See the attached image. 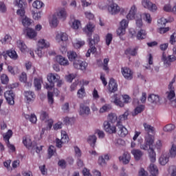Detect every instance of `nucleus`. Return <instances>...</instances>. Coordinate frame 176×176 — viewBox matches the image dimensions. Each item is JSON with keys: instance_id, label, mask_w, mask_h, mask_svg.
Returning <instances> with one entry per match:
<instances>
[{"instance_id": "f704fd0d", "label": "nucleus", "mask_w": 176, "mask_h": 176, "mask_svg": "<svg viewBox=\"0 0 176 176\" xmlns=\"http://www.w3.org/2000/svg\"><path fill=\"white\" fill-rule=\"evenodd\" d=\"M7 54L8 56H9V57H10V58H12V60H17V58H19V55H17V52H16L13 50L8 51Z\"/></svg>"}, {"instance_id": "e2e57ef3", "label": "nucleus", "mask_w": 176, "mask_h": 176, "mask_svg": "<svg viewBox=\"0 0 176 176\" xmlns=\"http://www.w3.org/2000/svg\"><path fill=\"white\" fill-rule=\"evenodd\" d=\"M49 117V114L46 113L45 111H42L40 115V119L41 120H46L47 118Z\"/></svg>"}, {"instance_id": "8fccbe9b", "label": "nucleus", "mask_w": 176, "mask_h": 176, "mask_svg": "<svg viewBox=\"0 0 176 176\" xmlns=\"http://www.w3.org/2000/svg\"><path fill=\"white\" fill-rule=\"evenodd\" d=\"M56 153V147L53 145H51L48 148V156L49 157H52L53 155Z\"/></svg>"}, {"instance_id": "2f4dec72", "label": "nucleus", "mask_w": 176, "mask_h": 176, "mask_svg": "<svg viewBox=\"0 0 176 176\" xmlns=\"http://www.w3.org/2000/svg\"><path fill=\"white\" fill-rule=\"evenodd\" d=\"M87 142L92 148H94V146H96V142H97V137L94 135H90L87 139Z\"/></svg>"}, {"instance_id": "79ce46f5", "label": "nucleus", "mask_w": 176, "mask_h": 176, "mask_svg": "<svg viewBox=\"0 0 176 176\" xmlns=\"http://www.w3.org/2000/svg\"><path fill=\"white\" fill-rule=\"evenodd\" d=\"M116 120H118V116L113 113H110L108 116V121L109 123H111L113 124V123H116Z\"/></svg>"}, {"instance_id": "bb28decb", "label": "nucleus", "mask_w": 176, "mask_h": 176, "mask_svg": "<svg viewBox=\"0 0 176 176\" xmlns=\"http://www.w3.org/2000/svg\"><path fill=\"white\" fill-rule=\"evenodd\" d=\"M16 45L22 53H25L27 52V45L21 40L18 41Z\"/></svg>"}, {"instance_id": "aec40b11", "label": "nucleus", "mask_w": 176, "mask_h": 176, "mask_svg": "<svg viewBox=\"0 0 176 176\" xmlns=\"http://www.w3.org/2000/svg\"><path fill=\"white\" fill-rule=\"evenodd\" d=\"M108 90L109 93H115L118 91V83L115 81V79L111 78L108 85Z\"/></svg>"}, {"instance_id": "58836bf2", "label": "nucleus", "mask_w": 176, "mask_h": 176, "mask_svg": "<svg viewBox=\"0 0 176 176\" xmlns=\"http://www.w3.org/2000/svg\"><path fill=\"white\" fill-rule=\"evenodd\" d=\"M67 57L69 61H74L78 57V54L74 51H69L67 52Z\"/></svg>"}, {"instance_id": "b1692460", "label": "nucleus", "mask_w": 176, "mask_h": 176, "mask_svg": "<svg viewBox=\"0 0 176 176\" xmlns=\"http://www.w3.org/2000/svg\"><path fill=\"white\" fill-rule=\"evenodd\" d=\"M148 101L151 104H157V102H160V97L158 95L151 94L148 97Z\"/></svg>"}, {"instance_id": "49530a36", "label": "nucleus", "mask_w": 176, "mask_h": 176, "mask_svg": "<svg viewBox=\"0 0 176 176\" xmlns=\"http://www.w3.org/2000/svg\"><path fill=\"white\" fill-rule=\"evenodd\" d=\"M61 141L64 144H67V142H69V137H68V135H67L66 132H63L61 135Z\"/></svg>"}, {"instance_id": "9d476101", "label": "nucleus", "mask_w": 176, "mask_h": 176, "mask_svg": "<svg viewBox=\"0 0 176 176\" xmlns=\"http://www.w3.org/2000/svg\"><path fill=\"white\" fill-rule=\"evenodd\" d=\"M108 10L110 14H112L113 16L118 14L120 12L121 13L124 12V9H121L120 7L115 3H113L108 6Z\"/></svg>"}, {"instance_id": "4d7b16f0", "label": "nucleus", "mask_w": 176, "mask_h": 176, "mask_svg": "<svg viewBox=\"0 0 176 176\" xmlns=\"http://www.w3.org/2000/svg\"><path fill=\"white\" fill-rule=\"evenodd\" d=\"M85 45V41H78L76 43L74 44L75 49H80Z\"/></svg>"}, {"instance_id": "393cba45", "label": "nucleus", "mask_w": 176, "mask_h": 176, "mask_svg": "<svg viewBox=\"0 0 176 176\" xmlns=\"http://www.w3.org/2000/svg\"><path fill=\"white\" fill-rule=\"evenodd\" d=\"M132 155H133L135 160H140L141 157H142V155H144V153L141 151V150L138 149H133L131 151Z\"/></svg>"}, {"instance_id": "603ef678", "label": "nucleus", "mask_w": 176, "mask_h": 176, "mask_svg": "<svg viewBox=\"0 0 176 176\" xmlns=\"http://www.w3.org/2000/svg\"><path fill=\"white\" fill-rule=\"evenodd\" d=\"M12 41V36L9 34H6L4 38L1 39V42L3 45H5V43H8Z\"/></svg>"}, {"instance_id": "412c9836", "label": "nucleus", "mask_w": 176, "mask_h": 176, "mask_svg": "<svg viewBox=\"0 0 176 176\" xmlns=\"http://www.w3.org/2000/svg\"><path fill=\"white\" fill-rule=\"evenodd\" d=\"M148 171L150 173V176H157L159 175V169L155 164H151L148 167Z\"/></svg>"}, {"instance_id": "2eb2a0df", "label": "nucleus", "mask_w": 176, "mask_h": 176, "mask_svg": "<svg viewBox=\"0 0 176 176\" xmlns=\"http://www.w3.org/2000/svg\"><path fill=\"white\" fill-rule=\"evenodd\" d=\"M142 5L146 9H148L150 12H156V10H157V6H156L155 3H153L149 0H143L142 1Z\"/></svg>"}, {"instance_id": "bf43d9fd", "label": "nucleus", "mask_w": 176, "mask_h": 176, "mask_svg": "<svg viewBox=\"0 0 176 176\" xmlns=\"http://www.w3.org/2000/svg\"><path fill=\"white\" fill-rule=\"evenodd\" d=\"M143 16H145V20L147 23H148V24H151V23H152V17H151V14L149 13H144Z\"/></svg>"}, {"instance_id": "de8ad7c7", "label": "nucleus", "mask_w": 176, "mask_h": 176, "mask_svg": "<svg viewBox=\"0 0 176 176\" xmlns=\"http://www.w3.org/2000/svg\"><path fill=\"white\" fill-rule=\"evenodd\" d=\"M112 39H113L112 34L108 33L106 35V38H105V42L107 46H109L111 45V43L112 42Z\"/></svg>"}, {"instance_id": "7c9ffc66", "label": "nucleus", "mask_w": 176, "mask_h": 176, "mask_svg": "<svg viewBox=\"0 0 176 176\" xmlns=\"http://www.w3.org/2000/svg\"><path fill=\"white\" fill-rule=\"evenodd\" d=\"M13 135V131L12 130L9 129L4 135H3V138L6 143L10 142L9 141L10 138H12V136Z\"/></svg>"}, {"instance_id": "6e6552de", "label": "nucleus", "mask_w": 176, "mask_h": 176, "mask_svg": "<svg viewBox=\"0 0 176 176\" xmlns=\"http://www.w3.org/2000/svg\"><path fill=\"white\" fill-rule=\"evenodd\" d=\"M176 45L173 46V55H169L168 57L166 56V53L163 52L162 53V60L163 61L164 64L166 65H170L171 63H174V61L176 60Z\"/></svg>"}, {"instance_id": "f8f14e48", "label": "nucleus", "mask_w": 176, "mask_h": 176, "mask_svg": "<svg viewBox=\"0 0 176 176\" xmlns=\"http://www.w3.org/2000/svg\"><path fill=\"white\" fill-rule=\"evenodd\" d=\"M120 25V28L117 30V34L119 36H122L126 34V28L129 27V21L122 19Z\"/></svg>"}, {"instance_id": "6ab92c4d", "label": "nucleus", "mask_w": 176, "mask_h": 176, "mask_svg": "<svg viewBox=\"0 0 176 176\" xmlns=\"http://www.w3.org/2000/svg\"><path fill=\"white\" fill-rule=\"evenodd\" d=\"M120 162H122L123 164H129L131 160V155L129 152L124 151L122 156L119 157Z\"/></svg>"}, {"instance_id": "4be33fe9", "label": "nucleus", "mask_w": 176, "mask_h": 176, "mask_svg": "<svg viewBox=\"0 0 176 176\" xmlns=\"http://www.w3.org/2000/svg\"><path fill=\"white\" fill-rule=\"evenodd\" d=\"M80 115H90V107L85 105V104H80Z\"/></svg>"}, {"instance_id": "774afa93", "label": "nucleus", "mask_w": 176, "mask_h": 176, "mask_svg": "<svg viewBox=\"0 0 176 176\" xmlns=\"http://www.w3.org/2000/svg\"><path fill=\"white\" fill-rule=\"evenodd\" d=\"M176 38H175V32H174L170 37V40L169 42L170 43V45H175V42H176Z\"/></svg>"}, {"instance_id": "0e129e2a", "label": "nucleus", "mask_w": 176, "mask_h": 176, "mask_svg": "<svg viewBox=\"0 0 176 176\" xmlns=\"http://www.w3.org/2000/svg\"><path fill=\"white\" fill-rule=\"evenodd\" d=\"M64 142H63V140L61 139L56 138V148H63V144Z\"/></svg>"}, {"instance_id": "f03ea898", "label": "nucleus", "mask_w": 176, "mask_h": 176, "mask_svg": "<svg viewBox=\"0 0 176 176\" xmlns=\"http://www.w3.org/2000/svg\"><path fill=\"white\" fill-rule=\"evenodd\" d=\"M83 31L89 37L88 42L89 45V49L88 50L90 51L92 54H94V53L97 52L96 44L100 42V36H98V34H94V39L91 38V35H93V32L94 31V25L90 22L83 29Z\"/></svg>"}, {"instance_id": "423d86ee", "label": "nucleus", "mask_w": 176, "mask_h": 176, "mask_svg": "<svg viewBox=\"0 0 176 176\" xmlns=\"http://www.w3.org/2000/svg\"><path fill=\"white\" fill-rule=\"evenodd\" d=\"M129 116V111H125L124 113L119 116V120L117 122V127H118V135L120 137H126L127 134H129V131L123 124H122V121L127 120V118Z\"/></svg>"}, {"instance_id": "7ed1b4c3", "label": "nucleus", "mask_w": 176, "mask_h": 176, "mask_svg": "<svg viewBox=\"0 0 176 176\" xmlns=\"http://www.w3.org/2000/svg\"><path fill=\"white\" fill-rule=\"evenodd\" d=\"M130 100L131 98L129 96V95L120 96L116 94L111 96V102L120 108H123L125 104H129V102H130Z\"/></svg>"}, {"instance_id": "6e6d98bb", "label": "nucleus", "mask_w": 176, "mask_h": 176, "mask_svg": "<svg viewBox=\"0 0 176 176\" xmlns=\"http://www.w3.org/2000/svg\"><path fill=\"white\" fill-rule=\"evenodd\" d=\"M108 63H109V58H104L103 60L104 71H109V67H108Z\"/></svg>"}, {"instance_id": "37998d69", "label": "nucleus", "mask_w": 176, "mask_h": 176, "mask_svg": "<svg viewBox=\"0 0 176 176\" xmlns=\"http://www.w3.org/2000/svg\"><path fill=\"white\" fill-rule=\"evenodd\" d=\"M42 80L39 78H35L34 79V87L36 88V90H41L42 89Z\"/></svg>"}, {"instance_id": "1a4fd4ad", "label": "nucleus", "mask_w": 176, "mask_h": 176, "mask_svg": "<svg viewBox=\"0 0 176 176\" xmlns=\"http://www.w3.org/2000/svg\"><path fill=\"white\" fill-rule=\"evenodd\" d=\"M49 43H46L45 39L39 40L37 44V50H36V54L38 57H42L43 56V52H42V49H45L46 47H49L50 46Z\"/></svg>"}, {"instance_id": "9b49d317", "label": "nucleus", "mask_w": 176, "mask_h": 176, "mask_svg": "<svg viewBox=\"0 0 176 176\" xmlns=\"http://www.w3.org/2000/svg\"><path fill=\"white\" fill-rule=\"evenodd\" d=\"M73 65L76 69H80L81 71H86V69L87 68V63L78 58L74 60Z\"/></svg>"}, {"instance_id": "c756f323", "label": "nucleus", "mask_w": 176, "mask_h": 176, "mask_svg": "<svg viewBox=\"0 0 176 176\" xmlns=\"http://www.w3.org/2000/svg\"><path fill=\"white\" fill-rule=\"evenodd\" d=\"M159 162L161 166H166L168 163V157L166 154H162L159 159Z\"/></svg>"}, {"instance_id": "f3484780", "label": "nucleus", "mask_w": 176, "mask_h": 176, "mask_svg": "<svg viewBox=\"0 0 176 176\" xmlns=\"http://www.w3.org/2000/svg\"><path fill=\"white\" fill-rule=\"evenodd\" d=\"M168 90L166 92V98L168 100H171L173 98H175V87H174V85L173 84H169L168 86Z\"/></svg>"}, {"instance_id": "0eeeda50", "label": "nucleus", "mask_w": 176, "mask_h": 176, "mask_svg": "<svg viewBox=\"0 0 176 176\" xmlns=\"http://www.w3.org/2000/svg\"><path fill=\"white\" fill-rule=\"evenodd\" d=\"M57 16L58 19H60V20H65V19H67V11H65V8L60 9L56 14H55L53 15L50 22L51 27L56 28L58 25V19H57Z\"/></svg>"}, {"instance_id": "ddd939ff", "label": "nucleus", "mask_w": 176, "mask_h": 176, "mask_svg": "<svg viewBox=\"0 0 176 176\" xmlns=\"http://www.w3.org/2000/svg\"><path fill=\"white\" fill-rule=\"evenodd\" d=\"M4 97L9 105H13L14 104V93H13L12 90L6 91L4 93Z\"/></svg>"}, {"instance_id": "ea45409f", "label": "nucleus", "mask_w": 176, "mask_h": 176, "mask_svg": "<svg viewBox=\"0 0 176 176\" xmlns=\"http://www.w3.org/2000/svg\"><path fill=\"white\" fill-rule=\"evenodd\" d=\"M56 39H60L62 41H68V35L66 33H60L56 35Z\"/></svg>"}, {"instance_id": "680f3d73", "label": "nucleus", "mask_w": 176, "mask_h": 176, "mask_svg": "<svg viewBox=\"0 0 176 176\" xmlns=\"http://www.w3.org/2000/svg\"><path fill=\"white\" fill-rule=\"evenodd\" d=\"M72 27V28H74V30H78L79 28V27H80V21H79L78 20H75L73 22Z\"/></svg>"}, {"instance_id": "69168bd1", "label": "nucleus", "mask_w": 176, "mask_h": 176, "mask_svg": "<svg viewBox=\"0 0 176 176\" xmlns=\"http://www.w3.org/2000/svg\"><path fill=\"white\" fill-rule=\"evenodd\" d=\"M16 14L18 16H20L21 17H23V16L25 15V8H21L16 11Z\"/></svg>"}, {"instance_id": "a19ab883", "label": "nucleus", "mask_w": 176, "mask_h": 176, "mask_svg": "<svg viewBox=\"0 0 176 176\" xmlns=\"http://www.w3.org/2000/svg\"><path fill=\"white\" fill-rule=\"evenodd\" d=\"M77 96L78 98H83L86 96V91L85 90V87L82 86L77 92Z\"/></svg>"}, {"instance_id": "c85d7f7f", "label": "nucleus", "mask_w": 176, "mask_h": 176, "mask_svg": "<svg viewBox=\"0 0 176 176\" xmlns=\"http://www.w3.org/2000/svg\"><path fill=\"white\" fill-rule=\"evenodd\" d=\"M25 31H26V34H27L28 38H30V39H32V38H35V36H36V32H35V30H34V29L27 28Z\"/></svg>"}, {"instance_id": "a211bd4d", "label": "nucleus", "mask_w": 176, "mask_h": 176, "mask_svg": "<svg viewBox=\"0 0 176 176\" xmlns=\"http://www.w3.org/2000/svg\"><path fill=\"white\" fill-rule=\"evenodd\" d=\"M121 72L127 80H131L133 79V70L128 67H122Z\"/></svg>"}, {"instance_id": "5701e85b", "label": "nucleus", "mask_w": 176, "mask_h": 176, "mask_svg": "<svg viewBox=\"0 0 176 176\" xmlns=\"http://www.w3.org/2000/svg\"><path fill=\"white\" fill-rule=\"evenodd\" d=\"M146 35H148V33H146V30L141 29L139 30L136 34V38L138 41H143V39L146 38Z\"/></svg>"}, {"instance_id": "5fc2aeb1", "label": "nucleus", "mask_w": 176, "mask_h": 176, "mask_svg": "<svg viewBox=\"0 0 176 176\" xmlns=\"http://www.w3.org/2000/svg\"><path fill=\"white\" fill-rule=\"evenodd\" d=\"M47 98L49 104L50 105H53V103L54 102V99L53 98V92H47Z\"/></svg>"}, {"instance_id": "052dcab7", "label": "nucleus", "mask_w": 176, "mask_h": 176, "mask_svg": "<svg viewBox=\"0 0 176 176\" xmlns=\"http://www.w3.org/2000/svg\"><path fill=\"white\" fill-rule=\"evenodd\" d=\"M170 157H175L176 156V146L175 145L173 144L172 147L170 150Z\"/></svg>"}, {"instance_id": "c9c22d12", "label": "nucleus", "mask_w": 176, "mask_h": 176, "mask_svg": "<svg viewBox=\"0 0 176 176\" xmlns=\"http://www.w3.org/2000/svg\"><path fill=\"white\" fill-rule=\"evenodd\" d=\"M32 6L33 8H34V9H41L42 8H43V6H45V4L43 3V2L39 0H36L35 1H34Z\"/></svg>"}, {"instance_id": "3c124183", "label": "nucleus", "mask_w": 176, "mask_h": 176, "mask_svg": "<svg viewBox=\"0 0 176 176\" xmlns=\"http://www.w3.org/2000/svg\"><path fill=\"white\" fill-rule=\"evenodd\" d=\"M175 129V125L173 124H168L164 127V131L170 132L173 131Z\"/></svg>"}, {"instance_id": "a18cd8bd", "label": "nucleus", "mask_w": 176, "mask_h": 176, "mask_svg": "<svg viewBox=\"0 0 176 176\" xmlns=\"http://www.w3.org/2000/svg\"><path fill=\"white\" fill-rule=\"evenodd\" d=\"M23 144L29 149L32 148V142L30 139H27V138H23Z\"/></svg>"}, {"instance_id": "e433bc0d", "label": "nucleus", "mask_w": 176, "mask_h": 176, "mask_svg": "<svg viewBox=\"0 0 176 176\" xmlns=\"http://www.w3.org/2000/svg\"><path fill=\"white\" fill-rule=\"evenodd\" d=\"M32 23V22H31V19L27 16H25V18L22 19V24L23 27H25L26 28H28V27L31 25Z\"/></svg>"}, {"instance_id": "dca6fc26", "label": "nucleus", "mask_w": 176, "mask_h": 176, "mask_svg": "<svg viewBox=\"0 0 176 176\" xmlns=\"http://www.w3.org/2000/svg\"><path fill=\"white\" fill-rule=\"evenodd\" d=\"M25 99L28 104H31V102H34L35 101V98H36V96L35 93L32 91H25L24 92Z\"/></svg>"}, {"instance_id": "a878e982", "label": "nucleus", "mask_w": 176, "mask_h": 176, "mask_svg": "<svg viewBox=\"0 0 176 176\" xmlns=\"http://www.w3.org/2000/svg\"><path fill=\"white\" fill-rule=\"evenodd\" d=\"M56 60L57 63L60 64V65H68L69 64V63L68 62V60L63 57V56L61 55L57 56L56 57Z\"/></svg>"}, {"instance_id": "f257e3e1", "label": "nucleus", "mask_w": 176, "mask_h": 176, "mask_svg": "<svg viewBox=\"0 0 176 176\" xmlns=\"http://www.w3.org/2000/svg\"><path fill=\"white\" fill-rule=\"evenodd\" d=\"M143 127L147 135L145 136L144 144L140 146V148L144 151H148V157L151 163L156 162V153L153 150V143L155 142V138L151 134H155V127L148 124L146 122L143 124Z\"/></svg>"}, {"instance_id": "c03bdc74", "label": "nucleus", "mask_w": 176, "mask_h": 176, "mask_svg": "<svg viewBox=\"0 0 176 176\" xmlns=\"http://www.w3.org/2000/svg\"><path fill=\"white\" fill-rule=\"evenodd\" d=\"M112 107L111 104H106L102 107H101L99 110L100 113H104V112H108L111 109Z\"/></svg>"}, {"instance_id": "09e8293b", "label": "nucleus", "mask_w": 176, "mask_h": 176, "mask_svg": "<svg viewBox=\"0 0 176 176\" xmlns=\"http://www.w3.org/2000/svg\"><path fill=\"white\" fill-rule=\"evenodd\" d=\"M144 109H145V106L144 105H140L138 107H137L135 110H134V115H138V113H141V112H142V111H144Z\"/></svg>"}, {"instance_id": "864d4df0", "label": "nucleus", "mask_w": 176, "mask_h": 176, "mask_svg": "<svg viewBox=\"0 0 176 176\" xmlns=\"http://www.w3.org/2000/svg\"><path fill=\"white\" fill-rule=\"evenodd\" d=\"M1 81L3 85H8L9 83V77L6 74H3L1 76Z\"/></svg>"}, {"instance_id": "72a5a7b5", "label": "nucleus", "mask_w": 176, "mask_h": 176, "mask_svg": "<svg viewBox=\"0 0 176 176\" xmlns=\"http://www.w3.org/2000/svg\"><path fill=\"white\" fill-rule=\"evenodd\" d=\"M137 50H138V48L135 47V48H133V49H131V48H128L125 51V54L126 56H136L137 55Z\"/></svg>"}, {"instance_id": "cd10ccee", "label": "nucleus", "mask_w": 176, "mask_h": 176, "mask_svg": "<svg viewBox=\"0 0 176 176\" xmlns=\"http://www.w3.org/2000/svg\"><path fill=\"white\" fill-rule=\"evenodd\" d=\"M105 160H109V155L106 154L103 156H100L98 158V164L100 166H105L107 164V162H105Z\"/></svg>"}, {"instance_id": "4c0bfd02", "label": "nucleus", "mask_w": 176, "mask_h": 176, "mask_svg": "<svg viewBox=\"0 0 176 176\" xmlns=\"http://www.w3.org/2000/svg\"><path fill=\"white\" fill-rule=\"evenodd\" d=\"M15 5L20 9H23L25 8L27 3L24 0H15Z\"/></svg>"}, {"instance_id": "338daca9", "label": "nucleus", "mask_w": 176, "mask_h": 176, "mask_svg": "<svg viewBox=\"0 0 176 176\" xmlns=\"http://www.w3.org/2000/svg\"><path fill=\"white\" fill-rule=\"evenodd\" d=\"M19 80L21 82H23L24 83H25L27 82V74L22 73L20 76Z\"/></svg>"}, {"instance_id": "20e7f679", "label": "nucleus", "mask_w": 176, "mask_h": 176, "mask_svg": "<svg viewBox=\"0 0 176 176\" xmlns=\"http://www.w3.org/2000/svg\"><path fill=\"white\" fill-rule=\"evenodd\" d=\"M47 80L50 82L49 84L45 85V88L48 90H52L54 87V84L57 83L56 86L58 87H61L63 85V80L60 79V76L57 74L50 73L47 75Z\"/></svg>"}, {"instance_id": "4468645a", "label": "nucleus", "mask_w": 176, "mask_h": 176, "mask_svg": "<svg viewBox=\"0 0 176 176\" xmlns=\"http://www.w3.org/2000/svg\"><path fill=\"white\" fill-rule=\"evenodd\" d=\"M103 124L106 133H109V134H116V126L115 125H113V124L108 121H104Z\"/></svg>"}, {"instance_id": "13d9d810", "label": "nucleus", "mask_w": 176, "mask_h": 176, "mask_svg": "<svg viewBox=\"0 0 176 176\" xmlns=\"http://www.w3.org/2000/svg\"><path fill=\"white\" fill-rule=\"evenodd\" d=\"M74 152H75V156L76 157H80L82 156V151H80V148L78 146H74Z\"/></svg>"}, {"instance_id": "39448f33", "label": "nucleus", "mask_w": 176, "mask_h": 176, "mask_svg": "<svg viewBox=\"0 0 176 176\" xmlns=\"http://www.w3.org/2000/svg\"><path fill=\"white\" fill-rule=\"evenodd\" d=\"M135 13H137V7L133 5L131 8L129 14L126 15V19L127 20H134V19H135L137 27L141 28V27H142V17L140 14Z\"/></svg>"}, {"instance_id": "473e14b6", "label": "nucleus", "mask_w": 176, "mask_h": 176, "mask_svg": "<svg viewBox=\"0 0 176 176\" xmlns=\"http://www.w3.org/2000/svg\"><path fill=\"white\" fill-rule=\"evenodd\" d=\"M25 118L27 120H30V122L33 124L36 123V121L38 120L35 114H31L30 116L28 114H25Z\"/></svg>"}]
</instances>
